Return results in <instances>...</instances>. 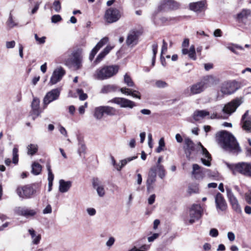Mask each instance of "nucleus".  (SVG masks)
<instances>
[{
  "label": "nucleus",
  "instance_id": "f257e3e1",
  "mask_svg": "<svg viewBox=\"0 0 251 251\" xmlns=\"http://www.w3.org/2000/svg\"><path fill=\"white\" fill-rule=\"evenodd\" d=\"M217 136L219 144L224 149L237 154L241 152V149L235 137L229 132L221 131L217 133Z\"/></svg>",
  "mask_w": 251,
  "mask_h": 251
},
{
  "label": "nucleus",
  "instance_id": "f03ea898",
  "mask_svg": "<svg viewBox=\"0 0 251 251\" xmlns=\"http://www.w3.org/2000/svg\"><path fill=\"white\" fill-rule=\"evenodd\" d=\"M213 76L211 75L207 76L201 81L191 85L185 90L184 93L188 96L200 94L207 87L213 84Z\"/></svg>",
  "mask_w": 251,
  "mask_h": 251
},
{
  "label": "nucleus",
  "instance_id": "7ed1b4c3",
  "mask_svg": "<svg viewBox=\"0 0 251 251\" xmlns=\"http://www.w3.org/2000/svg\"><path fill=\"white\" fill-rule=\"evenodd\" d=\"M118 65L104 66L97 69L93 74L94 79L103 80L109 79L116 75L119 71Z\"/></svg>",
  "mask_w": 251,
  "mask_h": 251
},
{
  "label": "nucleus",
  "instance_id": "20e7f679",
  "mask_svg": "<svg viewBox=\"0 0 251 251\" xmlns=\"http://www.w3.org/2000/svg\"><path fill=\"white\" fill-rule=\"evenodd\" d=\"M226 165L233 175L239 173L251 177V163L242 162L235 164L226 163Z\"/></svg>",
  "mask_w": 251,
  "mask_h": 251
},
{
  "label": "nucleus",
  "instance_id": "39448f33",
  "mask_svg": "<svg viewBox=\"0 0 251 251\" xmlns=\"http://www.w3.org/2000/svg\"><path fill=\"white\" fill-rule=\"evenodd\" d=\"M82 49L80 48L75 49L72 52V58H68L65 61L67 66H73L75 70H78L81 67L82 60Z\"/></svg>",
  "mask_w": 251,
  "mask_h": 251
},
{
  "label": "nucleus",
  "instance_id": "423d86ee",
  "mask_svg": "<svg viewBox=\"0 0 251 251\" xmlns=\"http://www.w3.org/2000/svg\"><path fill=\"white\" fill-rule=\"evenodd\" d=\"M16 192L20 198L27 199L30 198L36 193V190L32 185H26L18 187Z\"/></svg>",
  "mask_w": 251,
  "mask_h": 251
},
{
  "label": "nucleus",
  "instance_id": "0eeeda50",
  "mask_svg": "<svg viewBox=\"0 0 251 251\" xmlns=\"http://www.w3.org/2000/svg\"><path fill=\"white\" fill-rule=\"evenodd\" d=\"M202 214V209L200 204H194L190 208L188 222L192 224L201 218Z\"/></svg>",
  "mask_w": 251,
  "mask_h": 251
},
{
  "label": "nucleus",
  "instance_id": "6e6552de",
  "mask_svg": "<svg viewBox=\"0 0 251 251\" xmlns=\"http://www.w3.org/2000/svg\"><path fill=\"white\" fill-rule=\"evenodd\" d=\"M38 209H30L26 207L17 206L14 209L15 214L25 217L26 218H33L38 213Z\"/></svg>",
  "mask_w": 251,
  "mask_h": 251
},
{
  "label": "nucleus",
  "instance_id": "1a4fd4ad",
  "mask_svg": "<svg viewBox=\"0 0 251 251\" xmlns=\"http://www.w3.org/2000/svg\"><path fill=\"white\" fill-rule=\"evenodd\" d=\"M180 7V4L174 0H161L158 6L159 12L169 10H176Z\"/></svg>",
  "mask_w": 251,
  "mask_h": 251
},
{
  "label": "nucleus",
  "instance_id": "9d476101",
  "mask_svg": "<svg viewBox=\"0 0 251 251\" xmlns=\"http://www.w3.org/2000/svg\"><path fill=\"white\" fill-rule=\"evenodd\" d=\"M215 206L217 212L220 215L225 214L227 209V204L223 195L218 193L215 197Z\"/></svg>",
  "mask_w": 251,
  "mask_h": 251
},
{
  "label": "nucleus",
  "instance_id": "9b49d317",
  "mask_svg": "<svg viewBox=\"0 0 251 251\" xmlns=\"http://www.w3.org/2000/svg\"><path fill=\"white\" fill-rule=\"evenodd\" d=\"M121 17V13L116 8L108 9L104 14V19L108 23H113L117 22Z\"/></svg>",
  "mask_w": 251,
  "mask_h": 251
},
{
  "label": "nucleus",
  "instance_id": "f8f14e48",
  "mask_svg": "<svg viewBox=\"0 0 251 251\" xmlns=\"http://www.w3.org/2000/svg\"><path fill=\"white\" fill-rule=\"evenodd\" d=\"M242 102L243 100L241 98H236L226 104L223 108L222 111L224 113L231 115L236 111Z\"/></svg>",
  "mask_w": 251,
  "mask_h": 251
},
{
  "label": "nucleus",
  "instance_id": "ddd939ff",
  "mask_svg": "<svg viewBox=\"0 0 251 251\" xmlns=\"http://www.w3.org/2000/svg\"><path fill=\"white\" fill-rule=\"evenodd\" d=\"M60 94V89L56 88L48 92L43 100L44 108H46L47 105L51 102L57 100Z\"/></svg>",
  "mask_w": 251,
  "mask_h": 251
},
{
  "label": "nucleus",
  "instance_id": "4468645a",
  "mask_svg": "<svg viewBox=\"0 0 251 251\" xmlns=\"http://www.w3.org/2000/svg\"><path fill=\"white\" fill-rule=\"evenodd\" d=\"M108 103H113L120 105L122 108H132L136 106L134 102L124 98L116 97L108 101Z\"/></svg>",
  "mask_w": 251,
  "mask_h": 251
},
{
  "label": "nucleus",
  "instance_id": "2eb2a0df",
  "mask_svg": "<svg viewBox=\"0 0 251 251\" xmlns=\"http://www.w3.org/2000/svg\"><path fill=\"white\" fill-rule=\"evenodd\" d=\"M227 197L232 206L233 209L237 213H240L242 212L241 208L239 204L237 198L233 194L231 189L226 187Z\"/></svg>",
  "mask_w": 251,
  "mask_h": 251
},
{
  "label": "nucleus",
  "instance_id": "dca6fc26",
  "mask_svg": "<svg viewBox=\"0 0 251 251\" xmlns=\"http://www.w3.org/2000/svg\"><path fill=\"white\" fill-rule=\"evenodd\" d=\"M238 89V84L235 81H227L222 85L221 91L225 95H230L235 92Z\"/></svg>",
  "mask_w": 251,
  "mask_h": 251
},
{
  "label": "nucleus",
  "instance_id": "f3484780",
  "mask_svg": "<svg viewBox=\"0 0 251 251\" xmlns=\"http://www.w3.org/2000/svg\"><path fill=\"white\" fill-rule=\"evenodd\" d=\"M65 71L61 67L55 69L50 77L49 84L53 85L60 81L65 74Z\"/></svg>",
  "mask_w": 251,
  "mask_h": 251
},
{
  "label": "nucleus",
  "instance_id": "a211bd4d",
  "mask_svg": "<svg viewBox=\"0 0 251 251\" xmlns=\"http://www.w3.org/2000/svg\"><path fill=\"white\" fill-rule=\"evenodd\" d=\"M92 184L93 187L96 190L98 195L100 197H103L105 193L104 185L101 180L97 177L94 178Z\"/></svg>",
  "mask_w": 251,
  "mask_h": 251
},
{
  "label": "nucleus",
  "instance_id": "6ab92c4d",
  "mask_svg": "<svg viewBox=\"0 0 251 251\" xmlns=\"http://www.w3.org/2000/svg\"><path fill=\"white\" fill-rule=\"evenodd\" d=\"M198 146L200 149H201L202 154L204 156V158H201L202 163L205 166L209 167L211 165V155L200 142L199 143Z\"/></svg>",
  "mask_w": 251,
  "mask_h": 251
},
{
  "label": "nucleus",
  "instance_id": "aec40b11",
  "mask_svg": "<svg viewBox=\"0 0 251 251\" xmlns=\"http://www.w3.org/2000/svg\"><path fill=\"white\" fill-rule=\"evenodd\" d=\"M108 41V38L107 37H104L101 39L100 42H99L96 46L92 49L90 56L89 59L92 61L95 55L97 54L98 51L100 50V49L105 44H106Z\"/></svg>",
  "mask_w": 251,
  "mask_h": 251
},
{
  "label": "nucleus",
  "instance_id": "412c9836",
  "mask_svg": "<svg viewBox=\"0 0 251 251\" xmlns=\"http://www.w3.org/2000/svg\"><path fill=\"white\" fill-rule=\"evenodd\" d=\"M137 33V31L134 30L129 32L126 40L127 46L133 47L137 44L138 37Z\"/></svg>",
  "mask_w": 251,
  "mask_h": 251
},
{
  "label": "nucleus",
  "instance_id": "4be33fe9",
  "mask_svg": "<svg viewBox=\"0 0 251 251\" xmlns=\"http://www.w3.org/2000/svg\"><path fill=\"white\" fill-rule=\"evenodd\" d=\"M189 9L196 13H200L204 10L205 3L203 1L191 2L189 5Z\"/></svg>",
  "mask_w": 251,
  "mask_h": 251
},
{
  "label": "nucleus",
  "instance_id": "5701e85b",
  "mask_svg": "<svg viewBox=\"0 0 251 251\" xmlns=\"http://www.w3.org/2000/svg\"><path fill=\"white\" fill-rule=\"evenodd\" d=\"M156 169L155 168L152 167L149 171L148 177L147 180L148 190L152 188V185L156 181Z\"/></svg>",
  "mask_w": 251,
  "mask_h": 251
},
{
  "label": "nucleus",
  "instance_id": "b1692460",
  "mask_svg": "<svg viewBox=\"0 0 251 251\" xmlns=\"http://www.w3.org/2000/svg\"><path fill=\"white\" fill-rule=\"evenodd\" d=\"M249 115V111H247L242 117V128L243 129L248 132H251V120L246 119Z\"/></svg>",
  "mask_w": 251,
  "mask_h": 251
},
{
  "label": "nucleus",
  "instance_id": "393cba45",
  "mask_svg": "<svg viewBox=\"0 0 251 251\" xmlns=\"http://www.w3.org/2000/svg\"><path fill=\"white\" fill-rule=\"evenodd\" d=\"M210 115L209 112L205 110H196L192 116L193 119L195 121H199L203 119L206 116Z\"/></svg>",
  "mask_w": 251,
  "mask_h": 251
},
{
  "label": "nucleus",
  "instance_id": "a878e982",
  "mask_svg": "<svg viewBox=\"0 0 251 251\" xmlns=\"http://www.w3.org/2000/svg\"><path fill=\"white\" fill-rule=\"evenodd\" d=\"M72 182L71 181H65L60 179L59 181V191L62 193L67 192L71 187Z\"/></svg>",
  "mask_w": 251,
  "mask_h": 251
},
{
  "label": "nucleus",
  "instance_id": "bb28decb",
  "mask_svg": "<svg viewBox=\"0 0 251 251\" xmlns=\"http://www.w3.org/2000/svg\"><path fill=\"white\" fill-rule=\"evenodd\" d=\"M114 48V46L108 45L98 55L95 62L96 64L99 63L105 56L109 53L111 50Z\"/></svg>",
  "mask_w": 251,
  "mask_h": 251
},
{
  "label": "nucleus",
  "instance_id": "cd10ccee",
  "mask_svg": "<svg viewBox=\"0 0 251 251\" xmlns=\"http://www.w3.org/2000/svg\"><path fill=\"white\" fill-rule=\"evenodd\" d=\"M181 52L184 55L188 54L189 57L194 60H195L197 58L195 48L193 45L191 46L189 50H188L186 48H182Z\"/></svg>",
  "mask_w": 251,
  "mask_h": 251
},
{
  "label": "nucleus",
  "instance_id": "c85d7f7f",
  "mask_svg": "<svg viewBox=\"0 0 251 251\" xmlns=\"http://www.w3.org/2000/svg\"><path fill=\"white\" fill-rule=\"evenodd\" d=\"M184 143L186 146V156L189 159L191 152L195 150V145L192 140L189 138H186L185 139Z\"/></svg>",
  "mask_w": 251,
  "mask_h": 251
},
{
  "label": "nucleus",
  "instance_id": "c756f323",
  "mask_svg": "<svg viewBox=\"0 0 251 251\" xmlns=\"http://www.w3.org/2000/svg\"><path fill=\"white\" fill-rule=\"evenodd\" d=\"M120 90L124 94L130 95L134 98H138L139 99H141L140 93L136 90H133L126 87L121 88Z\"/></svg>",
  "mask_w": 251,
  "mask_h": 251
},
{
  "label": "nucleus",
  "instance_id": "7c9ffc66",
  "mask_svg": "<svg viewBox=\"0 0 251 251\" xmlns=\"http://www.w3.org/2000/svg\"><path fill=\"white\" fill-rule=\"evenodd\" d=\"M137 157V156H133L123 159L121 160L119 163H116L114 167L117 171H120L127 163L136 159Z\"/></svg>",
  "mask_w": 251,
  "mask_h": 251
},
{
  "label": "nucleus",
  "instance_id": "2f4dec72",
  "mask_svg": "<svg viewBox=\"0 0 251 251\" xmlns=\"http://www.w3.org/2000/svg\"><path fill=\"white\" fill-rule=\"evenodd\" d=\"M118 89V86L114 84H107L102 86L100 90V93L107 94L114 92Z\"/></svg>",
  "mask_w": 251,
  "mask_h": 251
},
{
  "label": "nucleus",
  "instance_id": "473e14b6",
  "mask_svg": "<svg viewBox=\"0 0 251 251\" xmlns=\"http://www.w3.org/2000/svg\"><path fill=\"white\" fill-rule=\"evenodd\" d=\"M28 232L32 239V243L34 245H38L41 239V235L39 234H36L35 230L33 229H29Z\"/></svg>",
  "mask_w": 251,
  "mask_h": 251
},
{
  "label": "nucleus",
  "instance_id": "72a5a7b5",
  "mask_svg": "<svg viewBox=\"0 0 251 251\" xmlns=\"http://www.w3.org/2000/svg\"><path fill=\"white\" fill-rule=\"evenodd\" d=\"M39 104V99L37 98H34L31 103V107L33 113L36 116H38L40 114Z\"/></svg>",
  "mask_w": 251,
  "mask_h": 251
},
{
  "label": "nucleus",
  "instance_id": "f704fd0d",
  "mask_svg": "<svg viewBox=\"0 0 251 251\" xmlns=\"http://www.w3.org/2000/svg\"><path fill=\"white\" fill-rule=\"evenodd\" d=\"M204 172H205V169L201 168L198 164H194L193 165L192 175H194L196 178H199L200 177L199 174Z\"/></svg>",
  "mask_w": 251,
  "mask_h": 251
},
{
  "label": "nucleus",
  "instance_id": "c9c22d12",
  "mask_svg": "<svg viewBox=\"0 0 251 251\" xmlns=\"http://www.w3.org/2000/svg\"><path fill=\"white\" fill-rule=\"evenodd\" d=\"M104 113H105L104 107V106H100L95 108L94 116L97 120H100L102 118Z\"/></svg>",
  "mask_w": 251,
  "mask_h": 251
},
{
  "label": "nucleus",
  "instance_id": "e433bc0d",
  "mask_svg": "<svg viewBox=\"0 0 251 251\" xmlns=\"http://www.w3.org/2000/svg\"><path fill=\"white\" fill-rule=\"evenodd\" d=\"M27 153L30 155H33L38 151V146L36 144H30L26 147Z\"/></svg>",
  "mask_w": 251,
  "mask_h": 251
},
{
  "label": "nucleus",
  "instance_id": "4c0bfd02",
  "mask_svg": "<svg viewBox=\"0 0 251 251\" xmlns=\"http://www.w3.org/2000/svg\"><path fill=\"white\" fill-rule=\"evenodd\" d=\"M104 112L108 116H113L116 115L118 110L115 108L109 106H104Z\"/></svg>",
  "mask_w": 251,
  "mask_h": 251
},
{
  "label": "nucleus",
  "instance_id": "58836bf2",
  "mask_svg": "<svg viewBox=\"0 0 251 251\" xmlns=\"http://www.w3.org/2000/svg\"><path fill=\"white\" fill-rule=\"evenodd\" d=\"M42 171V166L37 162H34L32 164V173L34 175H38Z\"/></svg>",
  "mask_w": 251,
  "mask_h": 251
},
{
  "label": "nucleus",
  "instance_id": "ea45409f",
  "mask_svg": "<svg viewBox=\"0 0 251 251\" xmlns=\"http://www.w3.org/2000/svg\"><path fill=\"white\" fill-rule=\"evenodd\" d=\"M7 25L10 28L14 27L18 25L17 23L13 18L11 12L9 14L8 19L6 22Z\"/></svg>",
  "mask_w": 251,
  "mask_h": 251
},
{
  "label": "nucleus",
  "instance_id": "a19ab883",
  "mask_svg": "<svg viewBox=\"0 0 251 251\" xmlns=\"http://www.w3.org/2000/svg\"><path fill=\"white\" fill-rule=\"evenodd\" d=\"M251 14V11L248 9H243L240 13L237 15L238 19H244L247 18Z\"/></svg>",
  "mask_w": 251,
  "mask_h": 251
},
{
  "label": "nucleus",
  "instance_id": "79ce46f5",
  "mask_svg": "<svg viewBox=\"0 0 251 251\" xmlns=\"http://www.w3.org/2000/svg\"><path fill=\"white\" fill-rule=\"evenodd\" d=\"M124 82L128 87L134 86V83L133 82L132 79H131L130 76L127 74H126L124 75Z\"/></svg>",
  "mask_w": 251,
  "mask_h": 251
},
{
  "label": "nucleus",
  "instance_id": "37998d69",
  "mask_svg": "<svg viewBox=\"0 0 251 251\" xmlns=\"http://www.w3.org/2000/svg\"><path fill=\"white\" fill-rule=\"evenodd\" d=\"M156 168L159 176L161 178H163L165 176V171L163 166L161 165H156Z\"/></svg>",
  "mask_w": 251,
  "mask_h": 251
},
{
  "label": "nucleus",
  "instance_id": "c03bdc74",
  "mask_svg": "<svg viewBox=\"0 0 251 251\" xmlns=\"http://www.w3.org/2000/svg\"><path fill=\"white\" fill-rule=\"evenodd\" d=\"M47 168L48 172V181L53 182V180L54 179V175L51 172V166L49 163H48L47 164Z\"/></svg>",
  "mask_w": 251,
  "mask_h": 251
},
{
  "label": "nucleus",
  "instance_id": "a18cd8bd",
  "mask_svg": "<svg viewBox=\"0 0 251 251\" xmlns=\"http://www.w3.org/2000/svg\"><path fill=\"white\" fill-rule=\"evenodd\" d=\"M155 85L159 88H163L168 87V84L167 82L161 80H158L155 81Z\"/></svg>",
  "mask_w": 251,
  "mask_h": 251
},
{
  "label": "nucleus",
  "instance_id": "49530a36",
  "mask_svg": "<svg viewBox=\"0 0 251 251\" xmlns=\"http://www.w3.org/2000/svg\"><path fill=\"white\" fill-rule=\"evenodd\" d=\"M18 149L16 147H14L13 149V162L17 164L18 162Z\"/></svg>",
  "mask_w": 251,
  "mask_h": 251
},
{
  "label": "nucleus",
  "instance_id": "de8ad7c7",
  "mask_svg": "<svg viewBox=\"0 0 251 251\" xmlns=\"http://www.w3.org/2000/svg\"><path fill=\"white\" fill-rule=\"evenodd\" d=\"M165 147V142L164 139L161 138L159 141V146L156 149V152L159 153L163 150V148Z\"/></svg>",
  "mask_w": 251,
  "mask_h": 251
},
{
  "label": "nucleus",
  "instance_id": "09e8293b",
  "mask_svg": "<svg viewBox=\"0 0 251 251\" xmlns=\"http://www.w3.org/2000/svg\"><path fill=\"white\" fill-rule=\"evenodd\" d=\"M77 93L79 94V98L81 100H85L87 98V95L86 94L83 92V90L81 89H77Z\"/></svg>",
  "mask_w": 251,
  "mask_h": 251
},
{
  "label": "nucleus",
  "instance_id": "8fccbe9b",
  "mask_svg": "<svg viewBox=\"0 0 251 251\" xmlns=\"http://www.w3.org/2000/svg\"><path fill=\"white\" fill-rule=\"evenodd\" d=\"M115 242V238L114 237L111 236L106 241L105 245L108 248H110L114 245Z\"/></svg>",
  "mask_w": 251,
  "mask_h": 251
},
{
  "label": "nucleus",
  "instance_id": "3c124183",
  "mask_svg": "<svg viewBox=\"0 0 251 251\" xmlns=\"http://www.w3.org/2000/svg\"><path fill=\"white\" fill-rule=\"evenodd\" d=\"M53 7L54 10L56 12H59L61 8V3L60 1L58 0H55V1H54L53 3Z\"/></svg>",
  "mask_w": 251,
  "mask_h": 251
},
{
  "label": "nucleus",
  "instance_id": "603ef678",
  "mask_svg": "<svg viewBox=\"0 0 251 251\" xmlns=\"http://www.w3.org/2000/svg\"><path fill=\"white\" fill-rule=\"evenodd\" d=\"M34 37L36 41L39 44H43L45 43L46 37L45 36H43L41 38H39L37 34H34Z\"/></svg>",
  "mask_w": 251,
  "mask_h": 251
},
{
  "label": "nucleus",
  "instance_id": "864d4df0",
  "mask_svg": "<svg viewBox=\"0 0 251 251\" xmlns=\"http://www.w3.org/2000/svg\"><path fill=\"white\" fill-rule=\"evenodd\" d=\"M51 22L53 23H57L62 20V18L59 15H54L51 18Z\"/></svg>",
  "mask_w": 251,
  "mask_h": 251
},
{
  "label": "nucleus",
  "instance_id": "5fc2aeb1",
  "mask_svg": "<svg viewBox=\"0 0 251 251\" xmlns=\"http://www.w3.org/2000/svg\"><path fill=\"white\" fill-rule=\"evenodd\" d=\"M153 55L152 57H156V53H157L158 44L157 43H154L151 46Z\"/></svg>",
  "mask_w": 251,
  "mask_h": 251
},
{
  "label": "nucleus",
  "instance_id": "6e6d98bb",
  "mask_svg": "<svg viewBox=\"0 0 251 251\" xmlns=\"http://www.w3.org/2000/svg\"><path fill=\"white\" fill-rule=\"evenodd\" d=\"M159 236V233H154L151 236L148 237V241L149 242H152L158 238Z\"/></svg>",
  "mask_w": 251,
  "mask_h": 251
},
{
  "label": "nucleus",
  "instance_id": "4d7b16f0",
  "mask_svg": "<svg viewBox=\"0 0 251 251\" xmlns=\"http://www.w3.org/2000/svg\"><path fill=\"white\" fill-rule=\"evenodd\" d=\"M209 235L212 237H216L219 235V232L216 228H212L209 232Z\"/></svg>",
  "mask_w": 251,
  "mask_h": 251
},
{
  "label": "nucleus",
  "instance_id": "13d9d810",
  "mask_svg": "<svg viewBox=\"0 0 251 251\" xmlns=\"http://www.w3.org/2000/svg\"><path fill=\"white\" fill-rule=\"evenodd\" d=\"M86 211L89 216H93L96 215V210L95 208L90 207L86 209Z\"/></svg>",
  "mask_w": 251,
  "mask_h": 251
},
{
  "label": "nucleus",
  "instance_id": "bf43d9fd",
  "mask_svg": "<svg viewBox=\"0 0 251 251\" xmlns=\"http://www.w3.org/2000/svg\"><path fill=\"white\" fill-rule=\"evenodd\" d=\"M167 50V43L164 40H163V45L161 48V59L162 58V54L164 52H166Z\"/></svg>",
  "mask_w": 251,
  "mask_h": 251
},
{
  "label": "nucleus",
  "instance_id": "052dcab7",
  "mask_svg": "<svg viewBox=\"0 0 251 251\" xmlns=\"http://www.w3.org/2000/svg\"><path fill=\"white\" fill-rule=\"evenodd\" d=\"M150 245H143L140 248L137 249V251H147L150 249Z\"/></svg>",
  "mask_w": 251,
  "mask_h": 251
},
{
  "label": "nucleus",
  "instance_id": "680f3d73",
  "mask_svg": "<svg viewBox=\"0 0 251 251\" xmlns=\"http://www.w3.org/2000/svg\"><path fill=\"white\" fill-rule=\"evenodd\" d=\"M245 199L248 203L251 204V190L246 193Z\"/></svg>",
  "mask_w": 251,
  "mask_h": 251
},
{
  "label": "nucleus",
  "instance_id": "e2e57ef3",
  "mask_svg": "<svg viewBox=\"0 0 251 251\" xmlns=\"http://www.w3.org/2000/svg\"><path fill=\"white\" fill-rule=\"evenodd\" d=\"M52 212V208L51 206L49 204L48 205L46 208L43 210V213L44 214H50Z\"/></svg>",
  "mask_w": 251,
  "mask_h": 251
},
{
  "label": "nucleus",
  "instance_id": "0e129e2a",
  "mask_svg": "<svg viewBox=\"0 0 251 251\" xmlns=\"http://www.w3.org/2000/svg\"><path fill=\"white\" fill-rule=\"evenodd\" d=\"M15 46L14 41H8L6 42V47L7 49L13 48Z\"/></svg>",
  "mask_w": 251,
  "mask_h": 251
},
{
  "label": "nucleus",
  "instance_id": "69168bd1",
  "mask_svg": "<svg viewBox=\"0 0 251 251\" xmlns=\"http://www.w3.org/2000/svg\"><path fill=\"white\" fill-rule=\"evenodd\" d=\"M155 194H152V195H151L148 200L149 204L150 205L153 204L155 201Z\"/></svg>",
  "mask_w": 251,
  "mask_h": 251
},
{
  "label": "nucleus",
  "instance_id": "338daca9",
  "mask_svg": "<svg viewBox=\"0 0 251 251\" xmlns=\"http://www.w3.org/2000/svg\"><path fill=\"white\" fill-rule=\"evenodd\" d=\"M227 238L230 241H233L235 239L234 233L232 232H228L227 233Z\"/></svg>",
  "mask_w": 251,
  "mask_h": 251
},
{
  "label": "nucleus",
  "instance_id": "774afa93",
  "mask_svg": "<svg viewBox=\"0 0 251 251\" xmlns=\"http://www.w3.org/2000/svg\"><path fill=\"white\" fill-rule=\"evenodd\" d=\"M246 155L247 156L251 157V147L246 146L245 148Z\"/></svg>",
  "mask_w": 251,
  "mask_h": 251
}]
</instances>
